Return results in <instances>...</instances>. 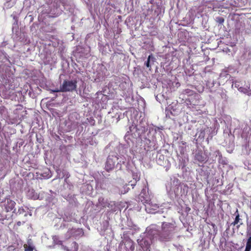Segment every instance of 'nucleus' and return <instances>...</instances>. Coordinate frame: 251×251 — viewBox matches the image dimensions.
Returning <instances> with one entry per match:
<instances>
[{"mask_svg":"<svg viewBox=\"0 0 251 251\" xmlns=\"http://www.w3.org/2000/svg\"><path fill=\"white\" fill-rule=\"evenodd\" d=\"M176 224L174 223L163 222L161 226V231L159 233L160 241H168L171 239L173 234L176 230Z\"/></svg>","mask_w":251,"mask_h":251,"instance_id":"nucleus-1","label":"nucleus"},{"mask_svg":"<svg viewBox=\"0 0 251 251\" xmlns=\"http://www.w3.org/2000/svg\"><path fill=\"white\" fill-rule=\"evenodd\" d=\"M76 80H64L60 85V91L61 92H73L76 89Z\"/></svg>","mask_w":251,"mask_h":251,"instance_id":"nucleus-2","label":"nucleus"},{"mask_svg":"<svg viewBox=\"0 0 251 251\" xmlns=\"http://www.w3.org/2000/svg\"><path fill=\"white\" fill-rule=\"evenodd\" d=\"M118 157L115 155H109L105 162V170L107 172H110L113 170L117 162Z\"/></svg>","mask_w":251,"mask_h":251,"instance_id":"nucleus-3","label":"nucleus"},{"mask_svg":"<svg viewBox=\"0 0 251 251\" xmlns=\"http://www.w3.org/2000/svg\"><path fill=\"white\" fill-rule=\"evenodd\" d=\"M15 205H16V202L11 199H7L6 201H4V208H5V211L10 212L14 209Z\"/></svg>","mask_w":251,"mask_h":251,"instance_id":"nucleus-4","label":"nucleus"},{"mask_svg":"<svg viewBox=\"0 0 251 251\" xmlns=\"http://www.w3.org/2000/svg\"><path fill=\"white\" fill-rule=\"evenodd\" d=\"M124 245L126 248V251H134V242L130 239H127L124 242Z\"/></svg>","mask_w":251,"mask_h":251,"instance_id":"nucleus-5","label":"nucleus"},{"mask_svg":"<svg viewBox=\"0 0 251 251\" xmlns=\"http://www.w3.org/2000/svg\"><path fill=\"white\" fill-rule=\"evenodd\" d=\"M17 0H6L5 6L7 8H10L16 4Z\"/></svg>","mask_w":251,"mask_h":251,"instance_id":"nucleus-6","label":"nucleus"},{"mask_svg":"<svg viewBox=\"0 0 251 251\" xmlns=\"http://www.w3.org/2000/svg\"><path fill=\"white\" fill-rule=\"evenodd\" d=\"M77 231V229L75 228L69 229L67 232V237L70 238L72 236H75V233Z\"/></svg>","mask_w":251,"mask_h":251,"instance_id":"nucleus-7","label":"nucleus"},{"mask_svg":"<svg viewBox=\"0 0 251 251\" xmlns=\"http://www.w3.org/2000/svg\"><path fill=\"white\" fill-rule=\"evenodd\" d=\"M235 218L234 221H233V223H231V225L235 226L238 224V223H239L240 221V215L239 213H238V210H236L235 213Z\"/></svg>","mask_w":251,"mask_h":251,"instance_id":"nucleus-8","label":"nucleus"},{"mask_svg":"<svg viewBox=\"0 0 251 251\" xmlns=\"http://www.w3.org/2000/svg\"><path fill=\"white\" fill-rule=\"evenodd\" d=\"M78 245L75 242H73L71 243V247L70 249H67V251H77Z\"/></svg>","mask_w":251,"mask_h":251,"instance_id":"nucleus-9","label":"nucleus"},{"mask_svg":"<svg viewBox=\"0 0 251 251\" xmlns=\"http://www.w3.org/2000/svg\"><path fill=\"white\" fill-rule=\"evenodd\" d=\"M251 249V236L248 238L245 251H250Z\"/></svg>","mask_w":251,"mask_h":251,"instance_id":"nucleus-10","label":"nucleus"},{"mask_svg":"<svg viewBox=\"0 0 251 251\" xmlns=\"http://www.w3.org/2000/svg\"><path fill=\"white\" fill-rule=\"evenodd\" d=\"M24 248L25 251H34V248L31 245H28L27 244H24Z\"/></svg>","mask_w":251,"mask_h":251,"instance_id":"nucleus-11","label":"nucleus"},{"mask_svg":"<svg viewBox=\"0 0 251 251\" xmlns=\"http://www.w3.org/2000/svg\"><path fill=\"white\" fill-rule=\"evenodd\" d=\"M183 93H184V94H186L189 96H190V95H193V91L191 90L187 89L184 90V91H183Z\"/></svg>","mask_w":251,"mask_h":251,"instance_id":"nucleus-12","label":"nucleus"},{"mask_svg":"<svg viewBox=\"0 0 251 251\" xmlns=\"http://www.w3.org/2000/svg\"><path fill=\"white\" fill-rule=\"evenodd\" d=\"M7 251H18V250L14 246L11 245L7 247Z\"/></svg>","mask_w":251,"mask_h":251,"instance_id":"nucleus-13","label":"nucleus"},{"mask_svg":"<svg viewBox=\"0 0 251 251\" xmlns=\"http://www.w3.org/2000/svg\"><path fill=\"white\" fill-rule=\"evenodd\" d=\"M151 57V55H149V56H148L147 61L146 62V66L148 68L150 67V59Z\"/></svg>","mask_w":251,"mask_h":251,"instance_id":"nucleus-14","label":"nucleus"},{"mask_svg":"<svg viewBox=\"0 0 251 251\" xmlns=\"http://www.w3.org/2000/svg\"><path fill=\"white\" fill-rule=\"evenodd\" d=\"M132 179L133 181L137 182L140 179V177L136 174H132Z\"/></svg>","mask_w":251,"mask_h":251,"instance_id":"nucleus-15","label":"nucleus"},{"mask_svg":"<svg viewBox=\"0 0 251 251\" xmlns=\"http://www.w3.org/2000/svg\"><path fill=\"white\" fill-rule=\"evenodd\" d=\"M136 182H137L135 181L131 180L129 182V183H128V185L131 186L132 188H133L134 186L136 185Z\"/></svg>","mask_w":251,"mask_h":251,"instance_id":"nucleus-16","label":"nucleus"},{"mask_svg":"<svg viewBox=\"0 0 251 251\" xmlns=\"http://www.w3.org/2000/svg\"><path fill=\"white\" fill-rule=\"evenodd\" d=\"M142 198V196L141 195H140V201H141V202H142V204H144L146 205V204H148V200H142L141 198Z\"/></svg>","mask_w":251,"mask_h":251,"instance_id":"nucleus-17","label":"nucleus"},{"mask_svg":"<svg viewBox=\"0 0 251 251\" xmlns=\"http://www.w3.org/2000/svg\"><path fill=\"white\" fill-rule=\"evenodd\" d=\"M24 212V209H23V207L19 208V209H18V212L20 213V214L23 213Z\"/></svg>","mask_w":251,"mask_h":251,"instance_id":"nucleus-18","label":"nucleus"},{"mask_svg":"<svg viewBox=\"0 0 251 251\" xmlns=\"http://www.w3.org/2000/svg\"><path fill=\"white\" fill-rule=\"evenodd\" d=\"M224 22V19L222 18H219V23L220 24H222Z\"/></svg>","mask_w":251,"mask_h":251,"instance_id":"nucleus-19","label":"nucleus"},{"mask_svg":"<svg viewBox=\"0 0 251 251\" xmlns=\"http://www.w3.org/2000/svg\"><path fill=\"white\" fill-rule=\"evenodd\" d=\"M52 91L53 92H61V91H60V90H59V89H55V90H52Z\"/></svg>","mask_w":251,"mask_h":251,"instance_id":"nucleus-20","label":"nucleus"},{"mask_svg":"<svg viewBox=\"0 0 251 251\" xmlns=\"http://www.w3.org/2000/svg\"><path fill=\"white\" fill-rule=\"evenodd\" d=\"M57 244L62 245V241L61 240H58V241L57 242Z\"/></svg>","mask_w":251,"mask_h":251,"instance_id":"nucleus-21","label":"nucleus"},{"mask_svg":"<svg viewBox=\"0 0 251 251\" xmlns=\"http://www.w3.org/2000/svg\"><path fill=\"white\" fill-rule=\"evenodd\" d=\"M198 160L201 161V162H202L203 160V159H201V157L199 158H198Z\"/></svg>","mask_w":251,"mask_h":251,"instance_id":"nucleus-22","label":"nucleus"}]
</instances>
